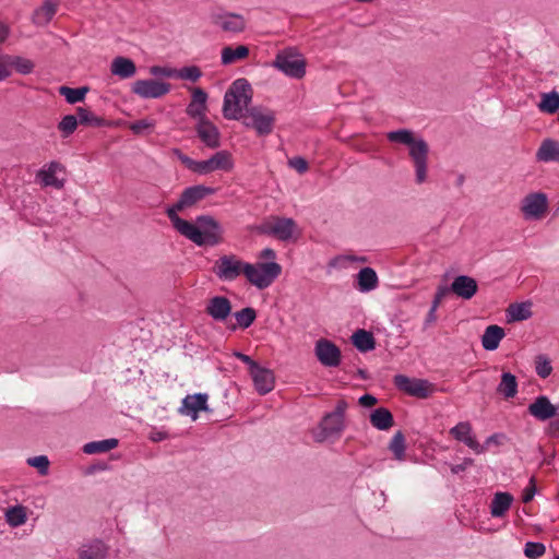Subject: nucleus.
<instances>
[{"mask_svg": "<svg viewBox=\"0 0 559 559\" xmlns=\"http://www.w3.org/2000/svg\"><path fill=\"white\" fill-rule=\"evenodd\" d=\"M76 118L78 123L91 127H103L105 126V120L96 115H94L91 110L84 107L76 108Z\"/></svg>", "mask_w": 559, "mask_h": 559, "instance_id": "obj_41", "label": "nucleus"}, {"mask_svg": "<svg viewBox=\"0 0 559 559\" xmlns=\"http://www.w3.org/2000/svg\"><path fill=\"white\" fill-rule=\"evenodd\" d=\"M201 411H207V394L205 393L187 395L182 400V405L179 409L181 414L190 415L193 420L198 418V414Z\"/></svg>", "mask_w": 559, "mask_h": 559, "instance_id": "obj_22", "label": "nucleus"}, {"mask_svg": "<svg viewBox=\"0 0 559 559\" xmlns=\"http://www.w3.org/2000/svg\"><path fill=\"white\" fill-rule=\"evenodd\" d=\"M197 246H216L223 241V228L211 215H200L183 235Z\"/></svg>", "mask_w": 559, "mask_h": 559, "instance_id": "obj_3", "label": "nucleus"}, {"mask_svg": "<svg viewBox=\"0 0 559 559\" xmlns=\"http://www.w3.org/2000/svg\"><path fill=\"white\" fill-rule=\"evenodd\" d=\"M170 91V84L156 80H138L132 85V92L142 98H159Z\"/></svg>", "mask_w": 559, "mask_h": 559, "instance_id": "obj_13", "label": "nucleus"}, {"mask_svg": "<svg viewBox=\"0 0 559 559\" xmlns=\"http://www.w3.org/2000/svg\"><path fill=\"white\" fill-rule=\"evenodd\" d=\"M370 423L378 430H389L394 425V419L388 408L379 407L370 414Z\"/></svg>", "mask_w": 559, "mask_h": 559, "instance_id": "obj_32", "label": "nucleus"}, {"mask_svg": "<svg viewBox=\"0 0 559 559\" xmlns=\"http://www.w3.org/2000/svg\"><path fill=\"white\" fill-rule=\"evenodd\" d=\"M78 118L74 115L64 116L58 123V129L63 138L71 135L78 128Z\"/></svg>", "mask_w": 559, "mask_h": 559, "instance_id": "obj_47", "label": "nucleus"}, {"mask_svg": "<svg viewBox=\"0 0 559 559\" xmlns=\"http://www.w3.org/2000/svg\"><path fill=\"white\" fill-rule=\"evenodd\" d=\"M344 429V420L326 414L320 424V432L316 435L314 439L318 442H323L332 437H338Z\"/></svg>", "mask_w": 559, "mask_h": 559, "instance_id": "obj_18", "label": "nucleus"}, {"mask_svg": "<svg viewBox=\"0 0 559 559\" xmlns=\"http://www.w3.org/2000/svg\"><path fill=\"white\" fill-rule=\"evenodd\" d=\"M234 168V159L230 152L222 150L204 160H197L194 174L206 176L214 171H230Z\"/></svg>", "mask_w": 559, "mask_h": 559, "instance_id": "obj_8", "label": "nucleus"}, {"mask_svg": "<svg viewBox=\"0 0 559 559\" xmlns=\"http://www.w3.org/2000/svg\"><path fill=\"white\" fill-rule=\"evenodd\" d=\"M246 263L235 254H224L215 261L213 273L222 282H233L245 274Z\"/></svg>", "mask_w": 559, "mask_h": 559, "instance_id": "obj_7", "label": "nucleus"}, {"mask_svg": "<svg viewBox=\"0 0 559 559\" xmlns=\"http://www.w3.org/2000/svg\"><path fill=\"white\" fill-rule=\"evenodd\" d=\"M535 493H536L535 478L532 477L530 479V485L525 488V490L523 492V497H522L523 502L524 503L530 502L534 498Z\"/></svg>", "mask_w": 559, "mask_h": 559, "instance_id": "obj_57", "label": "nucleus"}, {"mask_svg": "<svg viewBox=\"0 0 559 559\" xmlns=\"http://www.w3.org/2000/svg\"><path fill=\"white\" fill-rule=\"evenodd\" d=\"M531 302L511 304L507 308V321L516 322L530 319L532 317Z\"/></svg>", "mask_w": 559, "mask_h": 559, "instance_id": "obj_33", "label": "nucleus"}, {"mask_svg": "<svg viewBox=\"0 0 559 559\" xmlns=\"http://www.w3.org/2000/svg\"><path fill=\"white\" fill-rule=\"evenodd\" d=\"M292 168L296 169L299 174H304L308 169V163L302 157H294L288 160Z\"/></svg>", "mask_w": 559, "mask_h": 559, "instance_id": "obj_56", "label": "nucleus"}, {"mask_svg": "<svg viewBox=\"0 0 559 559\" xmlns=\"http://www.w3.org/2000/svg\"><path fill=\"white\" fill-rule=\"evenodd\" d=\"M241 119L243 124L254 129L258 135H267L273 131L275 114L261 106H251Z\"/></svg>", "mask_w": 559, "mask_h": 559, "instance_id": "obj_6", "label": "nucleus"}, {"mask_svg": "<svg viewBox=\"0 0 559 559\" xmlns=\"http://www.w3.org/2000/svg\"><path fill=\"white\" fill-rule=\"evenodd\" d=\"M314 355L322 366L329 368L340 366L342 359L341 349L326 338H319L316 342Z\"/></svg>", "mask_w": 559, "mask_h": 559, "instance_id": "obj_11", "label": "nucleus"}, {"mask_svg": "<svg viewBox=\"0 0 559 559\" xmlns=\"http://www.w3.org/2000/svg\"><path fill=\"white\" fill-rule=\"evenodd\" d=\"M207 94L204 90L195 87L192 90V98L187 107V115L193 119L201 120L206 117Z\"/></svg>", "mask_w": 559, "mask_h": 559, "instance_id": "obj_23", "label": "nucleus"}, {"mask_svg": "<svg viewBox=\"0 0 559 559\" xmlns=\"http://www.w3.org/2000/svg\"><path fill=\"white\" fill-rule=\"evenodd\" d=\"M188 209L186 202L180 195L179 200L171 206L166 210V214L170 222L173 223L174 228L180 234L183 235L186 230H189L190 222L181 218L177 213Z\"/></svg>", "mask_w": 559, "mask_h": 559, "instance_id": "obj_25", "label": "nucleus"}, {"mask_svg": "<svg viewBox=\"0 0 559 559\" xmlns=\"http://www.w3.org/2000/svg\"><path fill=\"white\" fill-rule=\"evenodd\" d=\"M504 335V330L501 326L489 325L481 336V345L486 350H495L498 348Z\"/></svg>", "mask_w": 559, "mask_h": 559, "instance_id": "obj_28", "label": "nucleus"}, {"mask_svg": "<svg viewBox=\"0 0 559 559\" xmlns=\"http://www.w3.org/2000/svg\"><path fill=\"white\" fill-rule=\"evenodd\" d=\"M437 309L438 308L430 307V309L426 316V319H425V323H424L425 328L430 326L431 324H433L437 321Z\"/></svg>", "mask_w": 559, "mask_h": 559, "instance_id": "obj_62", "label": "nucleus"}, {"mask_svg": "<svg viewBox=\"0 0 559 559\" xmlns=\"http://www.w3.org/2000/svg\"><path fill=\"white\" fill-rule=\"evenodd\" d=\"M473 464H474V460L466 457V459H464V461L461 464L452 465L451 472L453 474H459V473L465 471L468 466H471Z\"/></svg>", "mask_w": 559, "mask_h": 559, "instance_id": "obj_59", "label": "nucleus"}, {"mask_svg": "<svg viewBox=\"0 0 559 559\" xmlns=\"http://www.w3.org/2000/svg\"><path fill=\"white\" fill-rule=\"evenodd\" d=\"M250 376L260 394L264 395L274 389L275 377L272 370L258 365L250 371Z\"/></svg>", "mask_w": 559, "mask_h": 559, "instance_id": "obj_21", "label": "nucleus"}, {"mask_svg": "<svg viewBox=\"0 0 559 559\" xmlns=\"http://www.w3.org/2000/svg\"><path fill=\"white\" fill-rule=\"evenodd\" d=\"M171 153L192 173L194 171L197 160L185 155L179 148H173Z\"/></svg>", "mask_w": 559, "mask_h": 559, "instance_id": "obj_54", "label": "nucleus"}, {"mask_svg": "<svg viewBox=\"0 0 559 559\" xmlns=\"http://www.w3.org/2000/svg\"><path fill=\"white\" fill-rule=\"evenodd\" d=\"M150 73L154 76L176 78L177 69L169 67L153 66L150 68Z\"/></svg>", "mask_w": 559, "mask_h": 559, "instance_id": "obj_52", "label": "nucleus"}, {"mask_svg": "<svg viewBox=\"0 0 559 559\" xmlns=\"http://www.w3.org/2000/svg\"><path fill=\"white\" fill-rule=\"evenodd\" d=\"M261 230L264 234L275 236L282 241H287L296 230V223L293 218L288 217H273L272 222L261 227Z\"/></svg>", "mask_w": 559, "mask_h": 559, "instance_id": "obj_12", "label": "nucleus"}, {"mask_svg": "<svg viewBox=\"0 0 559 559\" xmlns=\"http://www.w3.org/2000/svg\"><path fill=\"white\" fill-rule=\"evenodd\" d=\"M535 371L543 379H545L551 374V372H552L551 361L546 355L536 356Z\"/></svg>", "mask_w": 559, "mask_h": 559, "instance_id": "obj_48", "label": "nucleus"}, {"mask_svg": "<svg viewBox=\"0 0 559 559\" xmlns=\"http://www.w3.org/2000/svg\"><path fill=\"white\" fill-rule=\"evenodd\" d=\"M26 462L29 466L37 468L38 473L41 476H45L48 474L50 463L46 455L28 457Z\"/></svg>", "mask_w": 559, "mask_h": 559, "instance_id": "obj_50", "label": "nucleus"}, {"mask_svg": "<svg viewBox=\"0 0 559 559\" xmlns=\"http://www.w3.org/2000/svg\"><path fill=\"white\" fill-rule=\"evenodd\" d=\"M249 56V48L245 45L237 47L226 46L222 49V63L228 66Z\"/></svg>", "mask_w": 559, "mask_h": 559, "instance_id": "obj_35", "label": "nucleus"}, {"mask_svg": "<svg viewBox=\"0 0 559 559\" xmlns=\"http://www.w3.org/2000/svg\"><path fill=\"white\" fill-rule=\"evenodd\" d=\"M195 130L200 140L210 148L221 145L218 129L207 119L198 120Z\"/></svg>", "mask_w": 559, "mask_h": 559, "instance_id": "obj_20", "label": "nucleus"}, {"mask_svg": "<svg viewBox=\"0 0 559 559\" xmlns=\"http://www.w3.org/2000/svg\"><path fill=\"white\" fill-rule=\"evenodd\" d=\"M155 126L154 121L147 119H141L130 124V130L134 134H142L146 129H153Z\"/></svg>", "mask_w": 559, "mask_h": 559, "instance_id": "obj_53", "label": "nucleus"}, {"mask_svg": "<svg viewBox=\"0 0 559 559\" xmlns=\"http://www.w3.org/2000/svg\"><path fill=\"white\" fill-rule=\"evenodd\" d=\"M347 406L348 405H347V403L344 400H340L336 403L335 409L332 413H330V414L334 415V416H336V417H338V418L344 420V416H345V412L347 409Z\"/></svg>", "mask_w": 559, "mask_h": 559, "instance_id": "obj_58", "label": "nucleus"}, {"mask_svg": "<svg viewBox=\"0 0 559 559\" xmlns=\"http://www.w3.org/2000/svg\"><path fill=\"white\" fill-rule=\"evenodd\" d=\"M548 210V198L544 192L526 194L521 200L520 211L527 221H539Z\"/></svg>", "mask_w": 559, "mask_h": 559, "instance_id": "obj_9", "label": "nucleus"}, {"mask_svg": "<svg viewBox=\"0 0 559 559\" xmlns=\"http://www.w3.org/2000/svg\"><path fill=\"white\" fill-rule=\"evenodd\" d=\"M202 76V71L197 66L185 67L180 70H177L176 78L180 80H186L190 82H197Z\"/></svg>", "mask_w": 559, "mask_h": 559, "instance_id": "obj_49", "label": "nucleus"}, {"mask_svg": "<svg viewBox=\"0 0 559 559\" xmlns=\"http://www.w3.org/2000/svg\"><path fill=\"white\" fill-rule=\"evenodd\" d=\"M212 23L226 33H240L246 28L245 17L230 12L213 14Z\"/></svg>", "mask_w": 559, "mask_h": 559, "instance_id": "obj_14", "label": "nucleus"}, {"mask_svg": "<svg viewBox=\"0 0 559 559\" xmlns=\"http://www.w3.org/2000/svg\"><path fill=\"white\" fill-rule=\"evenodd\" d=\"M58 171H64V166L59 162L52 160L37 171L36 178L44 187L62 189L64 187V180L56 177Z\"/></svg>", "mask_w": 559, "mask_h": 559, "instance_id": "obj_16", "label": "nucleus"}, {"mask_svg": "<svg viewBox=\"0 0 559 559\" xmlns=\"http://www.w3.org/2000/svg\"><path fill=\"white\" fill-rule=\"evenodd\" d=\"M110 71L120 79H129L135 74L136 67L129 58L116 57L111 62Z\"/></svg>", "mask_w": 559, "mask_h": 559, "instance_id": "obj_27", "label": "nucleus"}, {"mask_svg": "<svg viewBox=\"0 0 559 559\" xmlns=\"http://www.w3.org/2000/svg\"><path fill=\"white\" fill-rule=\"evenodd\" d=\"M513 497L509 492H496L490 504V513L493 518H501L510 509Z\"/></svg>", "mask_w": 559, "mask_h": 559, "instance_id": "obj_30", "label": "nucleus"}, {"mask_svg": "<svg viewBox=\"0 0 559 559\" xmlns=\"http://www.w3.org/2000/svg\"><path fill=\"white\" fill-rule=\"evenodd\" d=\"M7 522L13 526H20L26 522V513L23 507L10 508L5 513Z\"/></svg>", "mask_w": 559, "mask_h": 559, "instance_id": "obj_45", "label": "nucleus"}, {"mask_svg": "<svg viewBox=\"0 0 559 559\" xmlns=\"http://www.w3.org/2000/svg\"><path fill=\"white\" fill-rule=\"evenodd\" d=\"M388 140L409 146V156L414 162L416 182L424 183L427 180L428 153L427 142L419 138L415 139L411 130L400 129L388 133Z\"/></svg>", "mask_w": 559, "mask_h": 559, "instance_id": "obj_1", "label": "nucleus"}, {"mask_svg": "<svg viewBox=\"0 0 559 559\" xmlns=\"http://www.w3.org/2000/svg\"><path fill=\"white\" fill-rule=\"evenodd\" d=\"M545 551L546 548L542 543L528 542L525 544L524 554L527 558L536 559L543 556Z\"/></svg>", "mask_w": 559, "mask_h": 559, "instance_id": "obj_51", "label": "nucleus"}, {"mask_svg": "<svg viewBox=\"0 0 559 559\" xmlns=\"http://www.w3.org/2000/svg\"><path fill=\"white\" fill-rule=\"evenodd\" d=\"M238 359H240L241 361H243L245 364L248 365L249 367V371H251L252 369H254V367L258 366V364L248 355H245L242 353H239V352H236L234 354Z\"/></svg>", "mask_w": 559, "mask_h": 559, "instance_id": "obj_61", "label": "nucleus"}, {"mask_svg": "<svg viewBox=\"0 0 559 559\" xmlns=\"http://www.w3.org/2000/svg\"><path fill=\"white\" fill-rule=\"evenodd\" d=\"M234 316L239 328L248 329L254 322L257 318V312L253 308L246 307L235 312Z\"/></svg>", "mask_w": 559, "mask_h": 559, "instance_id": "obj_44", "label": "nucleus"}, {"mask_svg": "<svg viewBox=\"0 0 559 559\" xmlns=\"http://www.w3.org/2000/svg\"><path fill=\"white\" fill-rule=\"evenodd\" d=\"M215 193V189L211 187H206L203 185H197L189 187L182 191L180 194L186 202L188 207H192L198 202L206 198L207 195H211Z\"/></svg>", "mask_w": 559, "mask_h": 559, "instance_id": "obj_26", "label": "nucleus"}, {"mask_svg": "<svg viewBox=\"0 0 559 559\" xmlns=\"http://www.w3.org/2000/svg\"><path fill=\"white\" fill-rule=\"evenodd\" d=\"M393 382L399 390L418 399H427L435 391L433 384L426 379L396 374Z\"/></svg>", "mask_w": 559, "mask_h": 559, "instance_id": "obj_10", "label": "nucleus"}, {"mask_svg": "<svg viewBox=\"0 0 559 559\" xmlns=\"http://www.w3.org/2000/svg\"><path fill=\"white\" fill-rule=\"evenodd\" d=\"M87 92H88L87 86H82L79 88H72V87H68V86L59 87V94L62 95L69 104H75V103L82 102Z\"/></svg>", "mask_w": 559, "mask_h": 559, "instance_id": "obj_43", "label": "nucleus"}, {"mask_svg": "<svg viewBox=\"0 0 559 559\" xmlns=\"http://www.w3.org/2000/svg\"><path fill=\"white\" fill-rule=\"evenodd\" d=\"M557 408L550 400L540 395L528 405V413L538 420L546 421L556 415Z\"/></svg>", "mask_w": 559, "mask_h": 559, "instance_id": "obj_24", "label": "nucleus"}, {"mask_svg": "<svg viewBox=\"0 0 559 559\" xmlns=\"http://www.w3.org/2000/svg\"><path fill=\"white\" fill-rule=\"evenodd\" d=\"M358 287L360 292H370L374 289L378 285V276L373 269L371 267H364L361 269L358 274Z\"/></svg>", "mask_w": 559, "mask_h": 559, "instance_id": "obj_37", "label": "nucleus"}, {"mask_svg": "<svg viewBox=\"0 0 559 559\" xmlns=\"http://www.w3.org/2000/svg\"><path fill=\"white\" fill-rule=\"evenodd\" d=\"M205 311L214 321L223 322L231 312V302L227 297L215 296L209 300Z\"/></svg>", "mask_w": 559, "mask_h": 559, "instance_id": "obj_19", "label": "nucleus"}, {"mask_svg": "<svg viewBox=\"0 0 559 559\" xmlns=\"http://www.w3.org/2000/svg\"><path fill=\"white\" fill-rule=\"evenodd\" d=\"M450 287L447 285H440L437 288L433 300L431 302V307L438 308L442 301V299L450 293Z\"/></svg>", "mask_w": 559, "mask_h": 559, "instance_id": "obj_55", "label": "nucleus"}, {"mask_svg": "<svg viewBox=\"0 0 559 559\" xmlns=\"http://www.w3.org/2000/svg\"><path fill=\"white\" fill-rule=\"evenodd\" d=\"M354 346L360 352H369L376 347V342L372 333L366 330H357L352 335Z\"/></svg>", "mask_w": 559, "mask_h": 559, "instance_id": "obj_36", "label": "nucleus"}, {"mask_svg": "<svg viewBox=\"0 0 559 559\" xmlns=\"http://www.w3.org/2000/svg\"><path fill=\"white\" fill-rule=\"evenodd\" d=\"M282 267L277 262L246 263L245 276L258 289L267 288L281 274Z\"/></svg>", "mask_w": 559, "mask_h": 559, "instance_id": "obj_4", "label": "nucleus"}, {"mask_svg": "<svg viewBox=\"0 0 559 559\" xmlns=\"http://www.w3.org/2000/svg\"><path fill=\"white\" fill-rule=\"evenodd\" d=\"M3 60L10 67H13L21 74H29L34 70V62L27 58H23L20 56H10L4 55Z\"/></svg>", "mask_w": 559, "mask_h": 559, "instance_id": "obj_38", "label": "nucleus"}, {"mask_svg": "<svg viewBox=\"0 0 559 559\" xmlns=\"http://www.w3.org/2000/svg\"><path fill=\"white\" fill-rule=\"evenodd\" d=\"M306 64L305 58L293 48L280 51L273 61L274 68L294 79H302L305 76Z\"/></svg>", "mask_w": 559, "mask_h": 559, "instance_id": "obj_5", "label": "nucleus"}, {"mask_svg": "<svg viewBox=\"0 0 559 559\" xmlns=\"http://www.w3.org/2000/svg\"><path fill=\"white\" fill-rule=\"evenodd\" d=\"M536 157L540 162H559V143L551 139L543 141Z\"/></svg>", "mask_w": 559, "mask_h": 559, "instance_id": "obj_31", "label": "nucleus"}, {"mask_svg": "<svg viewBox=\"0 0 559 559\" xmlns=\"http://www.w3.org/2000/svg\"><path fill=\"white\" fill-rule=\"evenodd\" d=\"M11 75V71L9 69V66L3 60V56L0 58V81L5 80Z\"/></svg>", "mask_w": 559, "mask_h": 559, "instance_id": "obj_63", "label": "nucleus"}, {"mask_svg": "<svg viewBox=\"0 0 559 559\" xmlns=\"http://www.w3.org/2000/svg\"><path fill=\"white\" fill-rule=\"evenodd\" d=\"M118 445V440L115 438L105 439L100 441H92L83 447V451L86 454L105 453Z\"/></svg>", "mask_w": 559, "mask_h": 559, "instance_id": "obj_39", "label": "nucleus"}, {"mask_svg": "<svg viewBox=\"0 0 559 559\" xmlns=\"http://www.w3.org/2000/svg\"><path fill=\"white\" fill-rule=\"evenodd\" d=\"M449 287L451 293L465 300L472 299L478 290L476 280L468 275L456 276Z\"/></svg>", "mask_w": 559, "mask_h": 559, "instance_id": "obj_17", "label": "nucleus"}, {"mask_svg": "<svg viewBox=\"0 0 559 559\" xmlns=\"http://www.w3.org/2000/svg\"><path fill=\"white\" fill-rule=\"evenodd\" d=\"M253 91L247 79H237L224 96L223 115L229 120H239L247 112Z\"/></svg>", "mask_w": 559, "mask_h": 559, "instance_id": "obj_2", "label": "nucleus"}, {"mask_svg": "<svg viewBox=\"0 0 559 559\" xmlns=\"http://www.w3.org/2000/svg\"><path fill=\"white\" fill-rule=\"evenodd\" d=\"M451 436L461 442H464L476 454L485 452V447L481 445L473 436L472 425L468 421H461L450 429Z\"/></svg>", "mask_w": 559, "mask_h": 559, "instance_id": "obj_15", "label": "nucleus"}, {"mask_svg": "<svg viewBox=\"0 0 559 559\" xmlns=\"http://www.w3.org/2000/svg\"><path fill=\"white\" fill-rule=\"evenodd\" d=\"M389 449L393 452L396 460H403L405 455V437L402 431H397L393 436Z\"/></svg>", "mask_w": 559, "mask_h": 559, "instance_id": "obj_46", "label": "nucleus"}, {"mask_svg": "<svg viewBox=\"0 0 559 559\" xmlns=\"http://www.w3.org/2000/svg\"><path fill=\"white\" fill-rule=\"evenodd\" d=\"M107 556V547L100 540H94L82 545L79 549L80 559H105Z\"/></svg>", "mask_w": 559, "mask_h": 559, "instance_id": "obj_29", "label": "nucleus"}, {"mask_svg": "<svg viewBox=\"0 0 559 559\" xmlns=\"http://www.w3.org/2000/svg\"><path fill=\"white\" fill-rule=\"evenodd\" d=\"M502 437V435H499V433H493L491 436H489L486 441H485V444H483L485 447V451L488 449V447L490 444H499L500 443V438Z\"/></svg>", "mask_w": 559, "mask_h": 559, "instance_id": "obj_64", "label": "nucleus"}, {"mask_svg": "<svg viewBox=\"0 0 559 559\" xmlns=\"http://www.w3.org/2000/svg\"><path fill=\"white\" fill-rule=\"evenodd\" d=\"M538 109L543 112L555 114L559 109V93H544L538 104Z\"/></svg>", "mask_w": 559, "mask_h": 559, "instance_id": "obj_42", "label": "nucleus"}, {"mask_svg": "<svg viewBox=\"0 0 559 559\" xmlns=\"http://www.w3.org/2000/svg\"><path fill=\"white\" fill-rule=\"evenodd\" d=\"M497 393L501 394L504 399L509 400L518 393V380L511 372H503L501 381L497 386Z\"/></svg>", "mask_w": 559, "mask_h": 559, "instance_id": "obj_34", "label": "nucleus"}, {"mask_svg": "<svg viewBox=\"0 0 559 559\" xmlns=\"http://www.w3.org/2000/svg\"><path fill=\"white\" fill-rule=\"evenodd\" d=\"M57 11V4L51 1H46L39 9L34 13V22L38 25L48 24Z\"/></svg>", "mask_w": 559, "mask_h": 559, "instance_id": "obj_40", "label": "nucleus"}, {"mask_svg": "<svg viewBox=\"0 0 559 559\" xmlns=\"http://www.w3.org/2000/svg\"><path fill=\"white\" fill-rule=\"evenodd\" d=\"M359 404L364 407H371L377 404L378 400L371 394H365L359 397Z\"/></svg>", "mask_w": 559, "mask_h": 559, "instance_id": "obj_60", "label": "nucleus"}]
</instances>
